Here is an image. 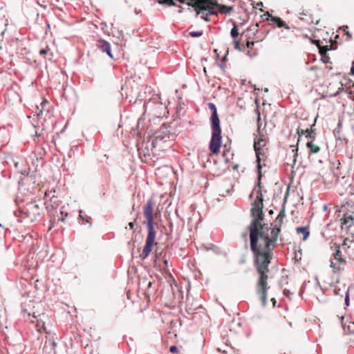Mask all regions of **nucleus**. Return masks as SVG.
Returning a JSON list of instances; mask_svg holds the SVG:
<instances>
[{"label": "nucleus", "instance_id": "nucleus-1", "mask_svg": "<svg viewBox=\"0 0 354 354\" xmlns=\"http://www.w3.org/2000/svg\"><path fill=\"white\" fill-rule=\"evenodd\" d=\"M258 120H260L259 117ZM257 133L259 136L254 140V149L257 157L259 189L257 198L252 204L251 214L253 219L249 226V230L250 248L254 254V263L259 274L256 286H268L267 275L269 271L268 266L270 263L272 250L276 246L280 227L271 228L267 224L261 223L264 214L262 210L263 200L260 181L262 177V167L266 166L265 161L267 158L268 147L266 136L261 133L259 122H258Z\"/></svg>", "mask_w": 354, "mask_h": 354}, {"label": "nucleus", "instance_id": "nucleus-2", "mask_svg": "<svg viewBox=\"0 0 354 354\" xmlns=\"http://www.w3.org/2000/svg\"><path fill=\"white\" fill-rule=\"evenodd\" d=\"M209 109L212 111L210 117L212 136L209 145L212 153H218L222 144L221 128L217 109L214 104H208Z\"/></svg>", "mask_w": 354, "mask_h": 354}, {"label": "nucleus", "instance_id": "nucleus-3", "mask_svg": "<svg viewBox=\"0 0 354 354\" xmlns=\"http://www.w3.org/2000/svg\"><path fill=\"white\" fill-rule=\"evenodd\" d=\"M187 4L194 8L196 17L200 15L205 21L210 20L209 16L216 14V3L212 0H194L192 2H187Z\"/></svg>", "mask_w": 354, "mask_h": 354}, {"label": "nucleus", "instance_id": "nucleus-4", "mask_svg": "<svg viewBox=\"0 0 354 354\" xmlns=\"http://www.w3.org/2000/svg\"><path fill=\"white\" fill-rule=\"evenodd\" d=\"M147 236L145 241V245L140 254L142 259H145L152 250V248L157 243L155 242L156 232L154 227V225H147Z\"/></svg>", "mask_w": 354, "mask_h": 354}, {"label": "nucleus", "instance_id": "nucleus-5", "mask_svg": "<svg viewBox=\"0 0 354 354\" xmlns=\"http://www.w3.org/2000/svg\"><path fill=\"white\" fill-rule=\"evenodd\" d=\"M19 212L24 218L34 221L40 216V207L35 201L30 202L22 209H19Z\"/></svg>", "mask_w": 354, "mask_h": 354}, {"label": "nucleus", "instance_id": "nucleus-6", "mask_svg": "<svg viewBox=\"0 0 354 354\" xmlns=\"http://www.w3.org/2000/svg\"><path fill=\"white\" fill-rule=\"evenodd\" d=\"M143 215L146 219V225H154L153 203L152 199H149L143 207Z\"/></svg>", "mask_w": 354, "mask_h": 354}, {"label": "nucleus", "instance_id": "nucleus-7", "mask_svg": "<svg viewBox=\"0 0 354 354\" xmlns=\"http://www.w3.org/2000/svg\"><path fill=\"white\" fill-rule=\"evenodd\" d=\"M97 46L102 52H105L111 59H113V55L111 53V44L104 39H100L97 41Z\"/></svg>", "mask_w": 354, "mask_h": 354}, {"label": "nucleus", "instance_id": "nucleus-8", "mask_svg": "<svg viewBox=\"0 0 354 354\" xmlns=\"http://www.w3.org/2000/svg\"><path fill=\"white\" fill-rule=\"evenodd\" d=\"M331 248L334 250L333 254L334 259L339 263H344L345 262V259L342 256L340 245L337 243H334L333 245L331 246Z\"/></svg>", "mask_w": 354, "mask_h": 354}, {"label": "nucleus", "instance_id": "nucleus-9", "mask_svg": "<svg viewBox=\"0 0 354 354\" xmlns=\"http://www.w3.org/2000/svg\"><path fill=\"white\" fill-rule=\"evenodd\" d=\"M267 19L276 24L279 28H284L287 30L290 29V27L280 17H274L268 13Z\"/></svg>", "mask_w": 354, "mask_h": 354}, {"label": "nucleus", "instance_id": "nucleus-10", "mask_svg": "<svg viewBox=\"0 0 354 354\" xmlns=\"http://www.w3.org/2000/svg\"><path fill=\"white\" fill-rule=\"evenodd\" d=\"M55 191H50V192H46L44 194V198H50V205L52 206V208H57L59 205V201L57 198L54 195H51L53 193H55Z\"/></svg>", "mask_w": 354, "mask_h": 354}, {"label": "nucleus", "instance_id": "nucleus-11", "mask_svg": "<svg viewBox=\"0 0 354 354\" xmlns=\"http://www.w3.org/2000/svg\"><path fill=\"white\" fill-rule=\"evenodd\" d=\"M342 221V227L348 229L353 224V217L352 215H345Z\"/></svg>", "mask_w": 354, "mask_h": 354}, {"label": "nucleus", "instance_id": "nucleus-12", "mask_svg": "<svg viewBox=\"0 0 354 354\" xmlns=\"http://www.w3.org/2000/svg\"><path fill=\"white\" fill-rule=\"evenodd\" d=\"M331 49L330 46H322V48H320L319 53L322 55V59L324 63H328L329 57L326 55V51Z\"/></svg>", "mask_w": 354, "mask_h": 354}, {"label": "nucleus", "instance_id": "nucleus-13", "mask_svg": "<svg viewBox=\"0 0 354 354\" xmlns=\"http://www.w3.org/2000/svg\"><path fill=\"white\" fill-rule=\"evenodd\" d=\"M39 55L41 57H43L44 58H48L49 59H51L53 57V53L51 52L50 49L48 46H46L44 48H41L39 50Z\"/></svg>", "mask_w": 354, "mask_h": 354}, {"label": "nucleus", "instance_id": "nucleus-14", "mask_svg": "<svg viewBox=\"0 0 354 354\" xmlns=\"http://www.w3.org/2000/svg\"><path fill=\"white\" fill-rule=\"evenodd\" d=\"M296 232L298 234H303V240L305 241L307 239V238L309 236V231L308 228L307 227H299L296 228Z\"/></svg>", "mask_w": 354, "mask_h": 354}, {"label": "nucleus", "instance_id": "nucleus-15", "mask_svg": "<svg viewBox=\"0 0 354 354\" xmlns=\"http://www.w3.org/2000/svg\"><path fill=\"white\" fill-rule=\"evenodd\" d=\"M306 147L309 149L312 153H317L320 151V147L314 145L312 142H307Z\"/></svg>", "mask_w": 354, "mask_h": 354}, {"label": "nucleus", "instance_id": "nucleus-16", "mask_svg": "<svg viewBox=\"0 0 354 354\" xmlns=\"http://www.w3.org/2000/svg\"><path fill=\"white\" fill-rule=\"evenodd\" d=\"M315 124H313L314 126ZM306 133V137L310 139L314 140L315 138V130L313 129V125L311 126L310 129H305Z\"/></svg>", "mask_w": 354, "mask_h": 354}, {"label": "nucleus", "instance_id": "nucleus-17", "mask_svg": "<svg viewBox=\"0 0 354 354\" xmlns=\"http://www.w3.org/2000/svg\"><path fill=\"white\" fill-rule=\"evenodd\" d=\"M352 244H354V241L348 238H346V239H344V240L343 241L342 247L343 248V249L345 250L346 248H349L350 247H351Z\"/></svg>", "mask_w": 354, "mask_h": 354}, {"label": "nucleus", "instance_id": "nucleus-18", "mask_svg": "<svg viewBox=\"0 0 354 354\" xmlns=\"http://www.w3.org/2000/svg\"><path fill=\"white\" fill-rule=\"evenodd\" d=\"M230 35L234 39H235V38L239 35V30L236 25H234L231 30Z\"/></svg>", "mask_w": 354, "mask_h": 354}, {"label": "nucleus", "instance_id": "nucleus-19", "mask_svg": "<svg viewBox=\"0 0 354 354\" xmlns=\"http://www.w3.org/2000/svg\"><path fill=\"white\" fill-rule=\"evenodd\" d=\"M80 218H81L82 221H85L86 223H89L91 218L86 214H84V212L80 210V214H79Z\"/></svg>", "mask_w": 354, "mask_h": 354}, {"label": "nucleus", "instance_id": "nucleus-20", "mask_svg": "<svg viewBox=\"0 0 354 354\" xmlns=\"http://www.w3.org/2000/svg\"><path fill=\"white\" fill-rule=\"evenodd\" d=\"M234 48L239 50H243L245 46L243 44H241L239 41L234 39Z\"/></svg>", "mask_w": 354, "mask_h": 354}, {"label": "nucleus", "instance_id": "nucleus-21", "mask_svg": "<svg viewBox=\"0 0 354 354\" xmlns=\"http://www.w3.org/2000/svg\"><path fill=\"white\" fill-rule=\"evenodd\" d=\"M160 4H167L168 6H176L173 0H157Z\"/></svg>", "mask_w": 354, "mask_h": 354}, {"label": "nucleus", "instance_id": "nucleus-22", "mask_svg": "<svg viewBox=\"0 0 354 354\" xmlns=\"http://www.w3.org/2000/svg\"><path fill=\"white\" fill-rule=\"evenodd\" d=\"M189 35L192 37H199L203 35V31H192L189 32Z\"/></svg>", "mask_w": 354, "mask_h": 354}, {"label": "nucleus", "instance_id": "nucleus-23", "mask_svg": "<svg viewBox=\"0 0 354 354\" xmlns=\"http://www.w3.org/2000/svg\"><path fill=\"white\" fill-rule=\"evenodd\" d=\"M344 293H345V299H344V301H345V305L346 306H349V293H348V290H343Z\"/></svg>", "mask_w": 354, "mask_h": 354}, {"label": "nucleus", "instance_id": "nucleus-24", "mask_svg": "<svg viewBox=\"0 0 354 354\" xmlns=\"http://www.w3.org/2000/svg\"><path fill=\"white\" fill-rule=\"evenodd\" d=\"M284 216H285V214H284L283 212H281L278 214V216L277 217V222L279 223V225H281V223H282Z\"/></svg>", "mask_w": 354, "mask_h": 354}, {"label": "nucleus", "instance_id": "nucleus-25", "mask_svg": "<svg viewBox=\"0 0 354 354\" xmlns=\"http://www.w3.org/2000/svg\"><path fill=\"white\" fill-rule=\"evenodd\" d=\"M333 292L335 295H339L341 297H343V295L342 294V290L341 288H337V287H335L333 288ZM342 292H344L342 291Z\"/></svg>", "mask_w": 354, "mask_h": 354}, {"label": "nucleus", "instance_id": "nucleus-26", "mask_svg": "<svg viewBox=\"0 0 354 354\" xmlns=\"http://www.w3.org/2000/svg\"><path fill=\"white\" fill-rule=\"evenodd\" d=\"M36 327L37 328V330L39 333H41L42 330H46V328L44 326V323H37V325H36Z\"/></svg>", "mask_w": 354, "mask_h": 354}, {"label": "nucleus", "instance_id": "nucleus-27", "mask_svg": "<svg viewBox=\"0 0 354 354\" xmlns=\"http://www.w3.org/2000/svg\"><path fill=\"white\" fill-rule=\"evenodd\" d=\"M169 351L171 353H179V349H178V348L176 346L174 345V346H170Z\"/></svg>", "mask_w": 354, "mask_h": 354}, {"label": "nucleus", "instance_id": "nucleus-28", "mask_svg": "<svg viewBox=\"0 0 354 354\" xmlns=\"http://www.w3.org/2000/svg\"><path fill=\"white\" fill-rule=\"evenodd\" d=\"M254 45V41H250L248 39L247 40L246 46H247L248 48L252 50Z\"/></svg>", "mask_w": 354, "mask_h": 354}, {"label": "nucleus", "instance_id": "nucleus-29", "mask_svg": "<svg viewBox=\"0 0 354 354\" xmlns=\"http://www.w3.org/2000/svg\"><path fill=\"white\" fill-rule=\"evenodd\" d=\"M330 267L332 268H333V270L335 271V270H339L340 269V268L339 266H337V264L335 263H334L333 261H330Z\"/></svg>", "mask_w": 354, "mask_h": 354}, {"label": "nucleus", "instance_id": "nucleus-30", "mask_svg": "<svg viewBox=\"0 0 354 354\" xmlns=\"http://www.w3.org/2000/svg\"><path fill=\"white\" fill-rule=\"evenodd\" d=\"M297 134L299 135V137H301L304 134L306 135V133L304 129H297Z\"/></svg>", "mask_w": 354, "mask_h": 354}, {"label": "nucleus", "instance_id": "nucleus-31", "mask_svg": "<svg viewBox=\"0 0 354 354\" xmlns=\"http://www.w3.org/2000/svg\"><path fill=\"white\" fill-rule=\"evenodd\" d=\"M351 324V325L348 326V330H349L350 333L354 334V322H352Z\"/></svg>", "mask_w": 354, "mask_h": 354}, {"label": "nucleus", "instance_id": "nucleus-32", "mask_svg": "<svg viewBox=\"0 0 354 354\" xmlns=\"http://www.w3.org/2000/svg\"><path fill=\"white\" fill-rule=\"evenodd\" d=\"M313 43L315 44L319 49L322 48V47L320 46V41L319 40H313Z\"/></svg>", "mask_w": 354, "mask_h": 354}, {"label": "nucleus", "instance_id": "nucleus-33", "mask_svg": "<svg viewBox=\"0 0 354 354\" xmlns=\"http://www.w3.org/2000/svg\"><path fill=\"white\" fill-rule=\"evenodd\" d=\"M292 293L290 292V291L289 290H287V289H284L283 290V295L286 297H289Z\"/></svg>", "mask_w": 354, "mask_h": 354}, {"label": "nucleus", "instance_id": "nucleus-34", "mask_svg": "<svg viewBox=\"0 0 354 354\" xmlns=\"http://www.w3.org/2000/svg\"><path fill=\"white\" fill-rule=\"evenodd\" d=\"M165 139V137L164 136H162L158 133H156V140H162Z\"/></svg>", "mask_w": 354, "mask_h": 354}, {"label": "nucleus", "instance_id": "nucleus-35", "mask_svg": "<svg viewBox=\"0 0 354 354\" xmlns=\"http://www.w3.org/2000/svg\"><path fill=\"white\" fill-rule=\"evenodd\" d=\"M248 55L252 58L257 55V53H255V52L251 53L250 51H248Z\"/></svg>", "mask_w": 354, "mask_h": 354}, {"label": "nucleus", "instance_id": "nucleus-36", "mask_svg": "<svg viewBox=\"0 0 354 354\" xmlns=\"http://www.w3.org/2000/svg\"><path fill=\"white\" fill-rule=\"evenodd\" d=\"M350 74L351 75H354V61L352 62V66H351V68Z\"/></svg>", "mask_w": 354, "mask_h": 354}, {"label": "nucleus", "instance_id": "nucleus-37", "mask_svg": "<svg viewBox=\"0 0 354 354\" xmlns=\"http://www.w3.org/2000/svg\"><path fill=\"white\" fill-rule=\"evenodd\" d=\"M134 225H135V221L134 222H130L129 223V227L130 229H133L134 227Z\"/></svg>", "mask_w": 354, "mask_h": 354}, {"label": "nucleus", "instance_id": "nucleus-38", "mask_svg": "<svg viewBox=\"0 0 354 354\" xmlns=\"http://www.w3.org/2000/svg\"><path fill=\"white\" fill-rule=\"evenodd\" d=\"M297 148L295 149H292V152L294 153V156L295 158L297 156Z\"/></svg>", "mask_w": 354, "mask_h": 354}, {"label": "nucleus", "instance_id": "nucleus-39", "mask_svg": "<svg viewBox=\"0 0 354 354\" xmlns=\"http://www.w3.org/2000/svg\"><path fill=\"white\" fill-rule=\"evenodd\" d=\"M178 8H178V13H181V12H183V8H182L181 6H179Z\"/></svg>", "mask_w": 354, "mask_h": 354}, {"label": "nucleus", "instance_id": "nucleus-40", "mask_svg": "<svg viewBox=\"0 0 354 354\" xmlns=\"http://www.w3.org/2000/svg\"><path fill=\"white\" fill-rule=\"evenodd\" d=\"M47 103V101L46 100H44L41 103V105L43 106L44 104H46Z\"/></svg>", "mask_w": 354, "mask_h": 354}, {"label": "nucleus", "instance_id": "nucleus-41", "mask_svg": "<svg viewBox=\"0 0 354 354\" xmlns=\"http://www.w3.org/2000/svg\"><path fill=\"white\" fill-rule=\"evenodd\" d=\"M19 163L18 162H15V167H16V168H18V167H19Z\"/></svg>", "mask_w": 354, "mask_h": 354}, {"label": "nucleus", "instance_id": "nucleus-42", "mask_svg": "<svg viewBox=\"0 0 354 354\" xmlns=\"http://www.w3.org/2000/svg\"><path fill=\"white\" fill-rule=\"evenodd\" d=\"M151 286V282H149L148 287L150 288Z\"/></svg>", "mask_w": 354, "mask_h": 354}, {"label": "nucleus", "instance_id": "nucleus-43", "mask_svg": "<svg viewBox=\"0 0 354 354\" xmlns=\"http://www.w3.org/2000/svg\"><path fill=\"white\" fill-rule=\"evenodd\" d=\"M252 196H253V193H251V194H250V198H252Z\"/></svg>", "mask_w": 354, "mask_h": 354}, {"label": "nucleus", "instance_id": "nucleus-44", "mask_svg": "<svg viewBox=\"0 0 354 354\" xmlns=\"http://www.w3.org/2000/svg\"><path fill=\"white\" fill-rule=\"evenodd\" d=\"M346 34L349 36V37H351V36L349 35V32H346Z\"/></svg>", "mask_w": 354, "mask_h": 354}, {"label": "nucleus", "instance_id": "nucleus-45", "mask_svg": "<svg viewBox=\"0 0 354 354\" xmlns=\"http://www.w3.org/2000/svg\"><path fill=\"white\" fill-rule=\"evenodd\" d=\"M42 111H40L39 113H37V115H39L41 113Z\"/></svg>", "mask_w": 354, "mask_h": 354}]
</instances>
